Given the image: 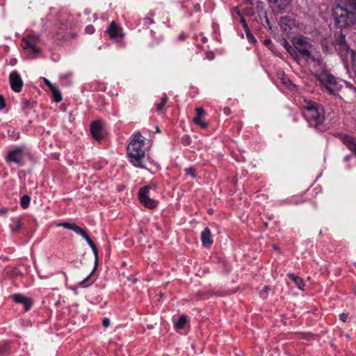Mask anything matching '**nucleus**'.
<instances>
[{"instance_id":"20e7f679","label":"nucleus","mask_w":356,"mask_h":356,"mask_svg":"<svg viewBox=\"0 0 356 356\" xmlns=\"http://www.w3.org/2000/svg\"><path fill=\"white\" fill-rule=\"evenodd\" d=\"M145 145L143 136L140 133L135 134L134 138L129 143L127 147V156L129 161L133 165L140 168H144L143 161L145 158V152L143 148Z\"/></svg>"},{"instance_id":"c756f323","label":"nucleus","mask_w":356,"mask_h":356,"mask_svg":"<svg viewBox=\"0 0 356 356\" xmlns=\"http://www.w3.org/2000/svg\"><path fill=\"white\" fill-rule=\"evenodd\" d=\"M181 142L184 145L188 146L191 143V138L190 136L186 134L181 138Z\"/></svg>"},{"instance_id":"412c9836","label":"nucleus","mask_w":356,"mask_h":356,"mask_svg":"<svg viewBox=\"0 0 356 356\" xmlns=\"http://www.w3.org/2000/svg\"><path fill=\"white\" fill-rule=\"evenodd\" d=\"M58 226L63 227L65 229L72 230L77 234H79V232H81V229H82L81 227L78 226L77 225H76L74 223H70V222H67L59 223V224H58Z\"/></svg>"},{"instance_id":"f8f14e48","label":"nucleus","mask_w":356,"mask_h":356,"mask_svg":"<svg viewBox=\"0 0 356 356\" xmlns=\"http://www.w3.org/2000/svg\"><path fill=\"white\" fill-rule=\"evenodd\" d=\"M22 47L30 53L38 54L40 51L36 45V40L33 37H27L22 39Z\"/></svg>"},{"instance_id":"7c9ffc66","label":"nucleus","mask_w":356,"mask_h":356,"mask_svg":"<svg viewBox=\"0 0 356 356\" xmlns=\"http://www.w3.org/2000/svg\"><path fill=\"white\" fill-rule=\"evenodd\" d=\"M30 101L27 99H23L22 100V108L23 110L28 108L30 106Z\"/></svg>"},{"instance_id":"72a5a7b5","label":"nucleus","mask_w":356,"mask_h":356,"mask_svg":"<svg viewBox=\"0 0 356 356\" xmlns=\"http://www.w3.org/2000/svg\"><path fill=\"white\" fill-rule=\"evenodd\" d=\"M6 106V102L4 97L0 95V111L3 109Z\"/></svg>"},{"instance_id":"0eeeda50","label":"nucleus","mask_w":356,"mask_h":356,"mask_svg":"<svg viewBox=\"0 0 356 356\" xmlns=\"http://www.w3.org/2000/svg\"><path fill=\"white\" fill-rule=\"evenodd\" d=\"M24 149L25 146H17L8 152L6 161L8 163H15L18 166L24 165Z\"/></svg>"},{"instance_id":"4be33fe9","label":"nucleus","mask_w":356,"mask_h":356,"mask_svg":"<svg viewBox=\"0 0 356 356\" xmlns=\"http://www.w3.org/2000/svg\"><path fill=\"white\" fill-rule=\"evenodd\" d=\"M168 100V97L167 95L164 94L161 99V102L159 103L156 104V111L159 113H163L164 106L166 104Z\"/></svg>"},{"instance_id":"cd10ccee","label":"nucleus","mask_w":356,"mask_h":356,"mask_svg":"<svg viewBox=\"0 0 356 356\" xmlns=\"http://www.w3.org/2000/svg\"><path fill=\"white\" fill-rule=\"evenodd\" d=\"M291 1L292 0H279V2L275 4L277 5L280 10H284L286 8L290 5Z\"/></svg>"},{"instance_id":"5701e85b","label":"nucleus","mask_w":356,"mask_h":356,"mask_svg":"<svg viewBox=\"0 0 356 356\" xmlns=\"http://www.w3.org/2000/svg\"><path fill=\"white\" fill-rule=\"evenodd\" d=\"M50 90L52 93L53 100L56 103L60 102L62 100V95L58 88L55 86Z\"/></svg>"},{"instance_id":"09e8293b","label":"nucleus","mask_w":356,"mask_h":356,"mask_svg":"<svg viewBox=\"0 0 356 356\" xmlns=\"http://www.w3.org/2000/svg\"><path fill=\"white\" fill-rule=\"evenodd\" d=\"M156 130L157 133L160 132V129H159V128L158 127H156Z\"/></svg>"},{"instance_id":"4468645a","label":"nucleus","mask_w":356,"mask_h":356,"mask_svg":"<svg viewBox=\"0 0 356 356\" xmlns=\"http://www.w3.org/2000/svg\"><path fill=\"white\" fill-rule=\"evenodd\" d=\"M196 115L193 118V122L200 126L202 129H206L208 127V123L203 121L202 118L205 115V111L202 107L196 108L195 109Z\"/></svg>"},{"instance_id":"f3484780","label":"nucleus","mask_w":356,"mask_h":356,"mask_svg":"<svg viewBox=\"0 0 356 356\" xmlns=\"http://www.w3.org/2000/svg\"><path fill=\"white\" fill-rule=\"evenodd\" d=\"M9 225L12 234H16L20 232L21 229L24 226V223L20 218H15L11 220Z\"/></svg>"},{"instance_id":"b1692460","label":"nucleus","mask_w":356,"mask_h":356,"mask_svg":"<svg viewBox=\"0 0 356 356\" xmlns=\"http://www.w3.org/2000/svg\"><path fill=\"white\" fill-rule=\"evenodd\" d=\"M187 318L185 315H181L175 323V328L177 330L183 329L186 323Z\"/></svg>"},{"instance_id":"3c124183","label":"nucleus","mask_w":356,"mask_h":356,"mask_svg":"<svg viewBox=\"0 0 356 356\" xmlns=\"http://www.w3.org/2000/svg\"><path fill=\"white\" fill-rule=\"evenodd\" d=\"M184 37L182 35H181L179 36V38H180L181 40H183V39H184Z\"/></svg>"},{"instance_id":"a211bd4d","label":"nucleus","mask_w":356,"mask_h":356,"mask_svg":"<svg viewBox=\"0 0 356 356\" xmlns=\"http://www.w3.org/2000/svg\"><path fill=\"white\" fill-rule=\"evenodd\" d=\"M201 241L204 245H211L213 240L211 238V230L209 227H205L201 234Z\"/></svg>"},{"instance_id":"79ce46f5","label":"nucleus","mask_w":356,"mask_h":356,"mask_svg":"<svg viewBox=\"0 0 356 356\" xmlns=\"http://www.w3.org/2000/svg\"><path fill=\"white\" fill-rule=\"evenodd\" d=\"M7 212H8V209L7 208L0 209V214H5Z\"/></svg>"},{"instance_id":"f03ea898","label":"nucleus","mask_w":356,"mask_h":356,"mask_svg":"<svg viewBox=\"0 0 356 356\" xmlns=\"http://www.w3.org/2000/svg\"><path fill=\"white\" fill-rule=\"evenodd\" d=\"M333 17L339 29L356 24V0H344L333 9Z\"/></svg>"},{"instance_id":"9d476101","label":"nucleus","mask_w":356,"mask_h":356,"mask_svg":"<svg viewBox=\"0 0 356 356\" xmlns=\"http://www.w3.org/2000/svg\"><path fill=\"white\" fill-rule=\"evenodd\" d=\"M106 32L111 39L118 42L122 41L124 38V33L122 32V28L118 26L114 21L111 22Z\"/></svg>"},{"instance_id":"393cba45","label":"nucleus","mask_w":356,"mask_h":356,"mask_svg":"<svg viewBox=\"0 0 356 356\" xmlns=\"http://www.w3.org/2000/svg\"><path fill=\"white\" fill-rule=\"evenodd\" d=\"M10 349V344L9 342H4L0 344V356H6L8 354Z\"/></svg>"},{"instance_id":"6ab92c4d","label":"nucleus","mask_w":356,"mask_h":356,"mask_svg":"<svg viewBox=\"0 0 356 356\" xmlns=\"http://www.w3.org/2000/svg\"><path fill=\"white\" fill-rule=\"evenodd\" d=\"M287 277L294 282L296 286L300 290H304L305 287V282L302 278L300 277L293 274V273H289L287 275Z\"/></svg>"},{"instance_id":"49530a36","label":"nucleus","mask_w":356,"mask_h":356,"mask_svg":"<svg viewBox=\"0 0 356 356\" xmlns=\"http://www.w3.org/2000/svg\"><path fill=\"white\" fill-rule=\"evenodd\" d=\"M208 41L207 38L206 37H203L202 38V42L204 43H206Z\"/></svg>"},{"instance_id":"c9c22d12","label":"nucleus","mask_w":356,"mask_h":356,"mask_svg":"<svg viewBox=\"0 0 356 356\" xmlns=\"http://www.w3.org/2000/svg\"><path fill=\"white\" fill-rule=\"evenodd\" d=\"M245 31L246 33V35H247V37H248L249 40H252L256 41L254 38V36L252 35V34L250 32L249 29H245Z\"/></svg>"},{"instance_id":"ea45409f","label":"nucleus","mask_w":356,"mask_h":356,"mask_svg":"<svg viewBox=\"0 0 356 356\" xmlns=\"http://www.w3.org/2000/svg\"><path fill=\"white\" fill-rule=\"evenodd\" d=\"M206 55H207V58L209 60H212L214 58V54L213 52H211V51L207 52Z\"/></svg>"},{"instance_id":"bb28decb","label":"nucleus","mask_w":356,"mask_h":356,"mask_svg":"<svg viewBox=\"0 0 356 356\" xmlns=\"http://www.w3.org/2000/svg\"><path fill=\"white\" fill-rule=\"evenodd\" d=\"M284 47L286 51L291 56L292 58L293 56H297L296 53L295 52L296 51V50L295 49V47L293 45V47L291 46L290 44L286 40H284Z\"/></svg>"},{"instance_id":"a878e982","label":"nucleus","mask_w":356,"mask_h":356,"mask_svg":"<svg viewBox=\"0 0 356 356\" xmlns=\"http://www.w3.org/2000/svg\"><path fill=\"white\" fill-rule=\"evenodd\" d=\"M31 198L28 195H24L20 199V205L22 209H26L29 207Z\"/></svg>"},{"instance_id":"423d86ee","label":"nucleus","mask_w":356,"mask_h":356,"mask_svg":"<svg viewBox=\"0 0 356 356\" xmlns=\"http://www.w3.org/2000/svg\"><path fill=\"white\" fill-rule=\"evenodd\" d=\"M336 49L344 65L353 63L355 60V53L350 49L345 42V36H342L336 44Z\"/></svg>"},{"instance_id":"1a4fd4ad","label":"nucleus","mask_w":356,"mask_h":356,"mask_svg":"<svg viewBox=\"0 0 356 356\" xmlns=\"http://www.w3.org/2000/svg\"><path fill=\"white\" fill-rule=\"evenodd\" d=\"M334 136L339 138L341 141V143L345 146H346L347 148L353 152V154H354L356 156V138H354L351 136L341 133V132H337V133L334 134Z\"/></svg>"},{"instance_id":"9b49d317","label":"nucleus","mask_w":356,"mask_h":356,"mask_svg":"<svg viewBox=\"0 0 356 356\" xmlns=\"http://www.w3.org/2000/svg\"><path fill=\"white\" fill-rule=\"evenodd\" d=\"M9 81L12 90L15 92L22 91L23 86V81L17 71L10 72L9 75Z\"/></svg>"},{"instance_id":"c03bdc74","label":"nucleus","mask_w":356,"mask_h":356,"mask_svg":"<svg viewBox=\"0 0 356 356\" xmlns=\"http://www.w3.org/2000/svg\"><path fill=\"white\" fill-rule=\"evenodd\" d=\"M10 64H11L12 65H15V64L17 63V60H16L15 58L12 59V60H10Z\"/></svg>"},{"instance_id":"58836bf2","label":"nucleus","mask_w":356,"mask_h":356,"mask_svg":"<svg viewBox=\"0 0 356 356\" xmlns=\"http://www.w3.org/2000/svg\"><path fill=\"white\" fill-rule=\"evenodd\" d=\"M240 22L243 25V27L244 28V29H248V26L245 20V19L243 17H241V19H240Z\"/></svg>"},{"instance_id":"f704fd0d","label":"nucleus","mask_w":356,"mask_h":356,"mask_svg":"<svg viewBox=\"0 0 356 356\" xmlns=\"http://www.w3.org/2000/svg\"><path fill=\"white\" fill-rule=\"evenodd\" d=\"M44 82L45 85L47 86H48L49 90H51L53 87L55 86L54 84L51 83V81L49 80H48L47 79H46V78H44Z\"/></svg>"},{"instance_id":"de8ad7c7","label":"nucleus","mask_w":356,"mask_h":356,"mask_svg":"<svg viewBox=\"0 0 356 356\" xmlns=\"http://www.w3.org/2000/svg\"><path fill=\"white\" fill-rule=\"evenodd\" d=\"M350 155H347V156H346L344 157V159H344V161H348L350 159Z\"/></svg>"},{"instance_id":"f257e3e1","label":"nucleus","mask_w":356,"mask_h":356,"mask_svg":"<svg viewBox=\"0 0 356 356\" xmlns=\"http://www.w3.org/2000/svg\"><path fill=\"white\" fill-rule=\"evenodd\" d=\"M293 45L295 47L296 56L293 58L300 63L305 61L307 63H312L317 65H321L323 59L320 55L314 54L315 47L314 42L309 38L300 35L293 38Z\"/></svg>"},{"instance_id":"aec40b11","label":"nucleus","mask_w":356,"mask_h":356,"mask_svg":"<svg viewBox=\"0 0 356 356\" xmlns=\"http://www.w3.org/2000/svg\"><path fill=\"white\" fill-rule=\"evenodd\" d=\"M154 13L149 12L146 17L139 20V24L143 26H149L154 23Z\"/></svg>"},{"instance_id":"a19ab883","label":"nucleus","mask_w":356,"mask_h":356,"mask_svg":"<svg viewBox=\"0 0 356 356\" xmlns=\"http://www.w3.org/2000/svg\"><path fill=\"white\" fill-rule=\"evenodd\" d=\"M223 113L226 115H229L232 113L231 109L229 107H225L223 108Z\"/></svg>"},{"instance_id":"ddd939ff","label":"nucleus","mask_w":356,"mask_h":356,"mask_svg":"<svg viewBox=\"0 0 356 356\" xmlns=\"http://www.w3.org/2000/svg\"><path fill=\"white\" fill-rule=\"evenodd\" d=\"M13 299L16 303L23 305L25 312L30 310L33 305V300L31 298L26 297L21 293L14 294L13 296Z\"/></svg>"},{"instance_id":"39448f33","label":"nucleus","mask_w":356,"mask_h":356,"mask_svg":"<svg viewBox=\"0 0 356 356\" xmlns=\"http://www.w3.org/2000/svg\"><path fill=\"white\" fill-rule=\"evenodd\" d=\"M316 77L325 86V90L330 94H335L341 88V86L337 82L336 77L327 70H323L320 73L316 74Z\"/></svg>"},{"instance_id":"473e14b6","label":"nucleus","mask_w":356,"mask_h":356,"mask_svg":"<svg viewBox=\"0 0 356 356\" xmlns=\"http://www.w3.org/2000/svg\"><path fill=\"white\" fill-rule=\"evenodd\" d=\"M86 32L88 34L94 33L95 29L92 25H88L86 27Z\"/></svg>"},{"instance_id":"c85d7f7f","label":"nucleus","mask_w":356,"mask_h":356,"mask_svg":"<svg viewBox=\"0 0 356 356\" xmlns=\"http://www.w3.org/2000/svg\"><path fill=\"white\" fill-rule=\"evenodd\" d=\"M184 172H185L186 175L190 176L191 177H192L193 179L195 178L197 176L196 170H195V167H193V166H191L189 168H185Z\"/></svg>"},{"instance_id":"8fccbe9b","label":"nucleus","mask_w":356,"mask_h":356,"mask_svg":"<svg viewBox=\"0 0 356 356\" xmlns=\"http://www.w3.org/2000/svg\"><path fill=\"white\" fill-rule=\"evenodd\" d=\"M286 19H287V17H283V18L282 19V22H283L284 20H286Z\"/></svg>"},{"instance_id":"7ed1b4c3","label":"nucleus","mask_w":356,"mask_h":356,"mask_svg":"<svg viewBox=\"0 0 356 356\" xmlns=\"http://www.w3.org/2000/svg\"><path fill=\"white\" fill-rule=\"evenodd\" d=\"M302 107V115L309 127L320 129L325 119L323 106L316 102L304 99Z\"/></svg>"},{"instance_id":"2f4dec72","label":"nucleus","mask_w":356,"mask_h":356,"mask_svg":"<svg viewBox=\"0 0 356 356\" xmlns=\"http://www.w3.org/2000/svg\"><path fill=\"white\" fill-rule=\"evenodd\" d=\"M92 273H93V271L79 283V285L81 286L86 287L88 285L86 284V282L89 280V278L90 277Z\"/></svg>"},{"instance_id":"a18cd8bd","label":"nucleus","mask_w":356,"mask_h":356,"mask_svg":"<svg viewBox=\"0 0 356 356\" xmlns=\"http://www.w3.org/2000/svg\"><path fill=\"white\" fill-rule=\"evenodd\" d=\"M270 3H277L279 0H268Z\"/></svg>"},{"instance_id":"2eb2a0df","label":"nucleus","mask_w":356,"mask_h":356,"mask_svg":"<svg viewBox=\"0 0 356 356\" xmlns=\"http://www.w3.org/2000/svg\"><path fill=\"white\" fill-rule=\"evenodd\" d=\"M78 234L81 235L87 241L88 244L91 248V249H92V250L93 252V254L95 255V266H97V261H98V250H97V248L96 247L95 244L92 241V239L90 238V237L89 236V235L86 232V231H85L84 229H81V232H79Z\"/></svg>"},{"instance_id":"37998d69","label":"nucleus","mask_w":356,"mask_h":356,"mask_svg":"<svg viewBox=\"0 0 356 356\" xmlns=\"http://www.w3.org/2000/svg\"><path fill=\"white\" fill-rule=\"evenodd\" d=\"M272 41L270 39H266L264 40V44L265 45H268L270 44H271Z\"/></svg>"},{"instance_id":"dca6fc26","label":"nucleus","mask_w":356,"mask_h":356,"mask_svg":"<svg viewBox=\"0 0 356 356\" xmlns=\"http://www.w3.org/2000/svg\"><path fill=\"white\" fill-rule=\"evenodd\" d=\"M102 125L99 121H94L91 123L90 133L92 137L98 141L102 138Z\"/></svg>"},{"instance_id":"864d4df0","label":"nucleus","mask_w":356,"mask_h":356,"mask_svg":"<svg viewBox=\"0 0 356 356\" xmlns=\"http://www.w3.org/2000/svg\"><path fill=\"white\" fill-rule=\"evenodd\" d=\"M354 265H355V266L356 267V264H355V263L354 264Z\"/></svg>"},{"instance_id":"e433bc0d","label":"nucleus","mask_w":356,"mask_h":356,"mask_svg":"<svg viewBox=\"0 0 356 356\" xmlns=\"http://www.w3.org/2000/svg\"><path fill=\"white\" fill-rule=\"evenodd\" d=\"M110 325V320L108 318H104L102 321V325L104 327H108Z\"/></svg>"},{"instance_id":"4c0bfd02","label":"nucleus","mask_w":356,"mask_h":356,"mask_svg":"<svg viewBox=\"0 0 356 356\" xmlns=\"http://www.w3.org/2000/svg\"><path fill=\"white\" fill-rule=\"evenodd\" d=\"M347 318H348V315L345 313H341V314H339V319L343 322H346L347 320Z\"/></svg>"},{"instance_id":"6e6552de","label":"nucleus","mask_w":356,"mask_h":356,"mask_svg":"<svg viewBox=\"0 0 356 356\" xmlns=\"http://www.w3.org/2000/svg\"><path fill=\"white\" fill-rule=\"evenodd\" d=\"M150 189L151 187L149 186H145L140 188L138 192V199L140 202L145 207L149 209H153L157 207L158 202L154 199L149 197V193Z\"/></svg>"},{"instance_id":"603ef678","label":"nucleus","mask_w":356,"mask_h":356,"mask_svg":"<svg viewBox=\"0 0 356 356\" xmlns=\"http://www.w3.org/2000/svg\"><path fill=\"white\" fill-rule=\"evenodd\" d=\"M132 282H136V279H132Z\"/></svg>"}]
</instances>
